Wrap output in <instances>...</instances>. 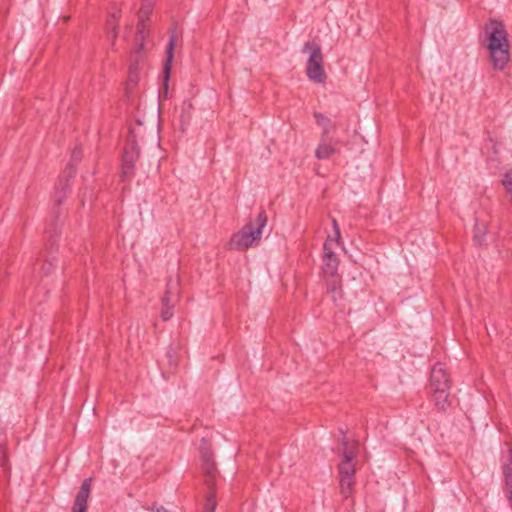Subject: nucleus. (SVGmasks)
Here are the masks:
<instances>
[{
    "label": "nucleus",
    "mask_w": 512,
    "mask_h": 512,
    "mask_svg": "<svg viewBox=\"0 0 512 512\" xmlns=\"http://www.w3.org/2000/svg\"><path fill=\"white\" fill-rule=\"evenodd\" d=\"M486 47L494 69L503 70L510 60V44L505 25L489 20L484 26Z\"/></svg>",
    "instance_id": "1"
},
{
    "label": "nucleus",
    "mask_w": 512,
    "mask_h": 512,
    "mask_svg": "<svg viewBox=\"0 0 512 512\" xmlns=\"http://www.w3.org/2000/svg\"><path fill=\"white\" fill-rule=\"evenodd\" d=\"M267 220L265 211H261L255 219V225L247 223L240 231L232 235L228 243V249L244 251L251 247L253 243L260 241Z\"/></svg>",
    "instance_id": "2"
},
{
    "label": "nucleus",
    "mask_w": 512,
    "mask_h": 512,
    "mask_svg": "<svg viewBox=\"0 0 512 512\" xmlns=\"http://www.w3.org/2000/svg\"><path fill=\"white\" fill-rule=\"evenodd\" d=\"M332 239L326 240L323 245V275L327 291L332 300L336 302L342 298L341 277L338 274L339 260L331 248Z\"/></svg>",
    "instance_id": "3"
},
{
    "label": "nucleus",
    "mask_w": 512,
    "mask_h": 512,
    "mask_svg": "<svg viewBox=\"0 0 512 512\" xmlns=\"http://www.w3.org/2000/svg\"><path fill=\"white\" fill-rule=\"evenodd\" d=\"M302 53L308 54L306 75L315 83H324L327 75L324 69V56L321 47L315 41H307L302 47Z\"/></svg>",
    "instance_id": "4"
},
{
    "label": "nucleus",
    "mask_w": 512,
    "mask_h": 512,
    "mask_svg": "<svg viewBox=\"0 0 512 512\" xmlns=\"http://www.w3.org/2000/svg\"><path fill=\"white\" fill-rule=\"evenodd\" d=\"M180 298V283L178 277L169 278L166 285V291L162 297L161 318L168 321L173 316V308Z\"/></svg>",
    "instance_id": "5"
},
{
    "label": "nucleus",
    "mask_w": 512,
    "mask_h": 512,
    "mask_svg": "<svg viewBox=\"0 0 512 512\" xmlns=\"http://www.w3.org/2000/svg\"><path fill=\"white\" fill-rule=\"evenodd\" d=\"M129 142V145L124 149L122 158L121 178L123 181H127L132 177L135 163L139 157V150L134 139H130Z\"/></svg>",
    "instance_id": "6"
},
{
    "label": "nucleus",
    "mask_w": 512,
    "mask_h": 512,
    "mask_svg": "<svg viewBox=\"0 0 512 512\" xmlns=\"http://www.w3.org/2000/svg\"><path fill=\"white\" fill-rule=\"evenodd\" d=\"M430 388L431 390L450 389V378L444 364L438 362L432 367Z\"/></svg>",
    "instance_id": "7"
},
{
    "label": "nucleus",
    "mask_w": 512,
    "mask_h": 512,
    "mask_svg": "<svg viewBox=\"0 0 512 512\" xmlns=\"http://www.w3.org/2000/svg\"><path fill=\"white\" fill-rule=\"evenodd\" d=\"M68 170L69 171L67 172L68 174L66 176L59 178V181L55 188L53 199L57 205H60L62 203L70 189V179L73 178L75 173L72 163L68 164Z\"/></svg>",
    "instance_id": "8"
},
{
    "label": "nucleus",
    "mask_w": 512,
    "mask_h": 512,
    "mask_svg": "<svg viewBox=\"0 0 512 512\" xmlns=\"http://www.w3.org/2000/svg\"><path fill=\"white\" fill-rule=\"evenodd\" d=\"M91 483L92 478H87L82 482L80 489L75 497L72 510H76L78 512H87V501L91 492Z\"/></svg>",
    "instance_id": "9"
},
{
    "label": "nucleus",
    "mask_w": 512,
    "mask_h": 512,
    "mask_svg": "<svg viewBox=\"0 0 512 512\" xmlns=\"http://www.w3.org/2000/svg\"><path fill=\"white\" fill-rule=\"evenodd\" d=\"M345 449L343 451V460L339 464V476L340 477H354L355 476V466L353 464V459L355 457V453L353 450L347 448V442H343Z\"/></svg>",
    "instance_id": "10"
},
{
    "label": "nucleus",
    "mask_w": 512,
    "mask_h": 512,
    "mask_svg": "<svg viewBox=\"0 0 512 512\" xmlns=\"http://www.w3.org/2000/svg\"><path fill=\"white\" fill-rule=\"evenodd\" d=\"M337 149L330 143L329 137H320V143L315 151V157L324 160L334 155Z\"/></svg>",
    "instance_id": "11"
},
{
    "label": "nucleus",
    "mask_w": 512,
    "mask_h": 512,
    "mask_svg": "<svg viewBox=\"0 0 512 512\" xmlns=\"http://www.w3.org/2000/svg\"><path fill=\"white\" fill-rule=\"evenodd\" d=\"M435 406L445 412L450 406L449 389L431 390Z\"/></svg>",
    "instance_id": "12"
},
{
    "label": "nucleus",
    "mask_w": 512,
    "mask_h": 512,
    "mask_svg": "<svg viewBox=\"0 0 512 512\" xmlns=\"http://www.w3.org/2000/svg\"><path fill=\"white\" fill-rule=\"evenodd\" d=\"M174 48H175V36L171 35L169 38V42L166 47V60L163 67V73H164V80L165 82L168 81L170 72H171V65L174 58Z\"/></svg>",
    "instance_id": "13"
},
{
    "label": "nucleus",
    "mask_w": 512,
    "mask_h": 512,
    "mask_svg": "<svg viewBox=\"0 0 512 512\" xmlns=\"http://www.w3.org/2000/svg\"><path fill=\"white\" fill-rule=\"evenodd\" d=\"M153 8V0H143L139 9V22L137 28L142 35L143 29H146L145 20L149 18Z\"/></svg>",
    "instance_id": "14"
},
{
    "label": "nucleus",
    "mask_w": 512,
    "mask_h": 512,
    "mask_svg": "<svg viewBox=\"0 0 512 512\" xmlns=\"http://www.w3.org/2000/svg\"><path fill=\"white\" fill-rule=\"evenodd\" d=\"M118 15L116 12L111 13L107 20V30L108 36L111 39V48L115 50V41L118 35V25H117Z\"/></svg>",
    "instance_id": "15"
},
{
    "label": "nucleus",
    "mask_w": 512,
    "mask_h": 512,
    "mask_svg": "<svg viewBox=\"0 0 512 512\" xmlns=\"http://www.w3.org/2000/svg\"><path fill=\"white\" fill-rule=\"evenodd\" d=\"M204 471V482L209 492H215L214 486L216 482L217 470L215 464H208L207 467L203 468Z\"/></svg>",
    "instance_id": "16"
},
{
    "label": "nucleus",
    "mask_w": 512,
    "mask_h": 512,
    "mask_svg": "<svg viewBox=\"0 0 512 512\" xmlns=\"http://www.w3.org/2000/svg\"><path fill=\"white\" fill-rule=\"evenodd\" d=\"M314 118L316 120V123L323 127V133L321 137H328V134L330 133L332 128L330 119L319 112H314Z\"/></svg>",
    "instance_id": "17"
},
{
    "label": "nucleus",
    "mask_w": 512,
    "mask_h": 512,
    "mask_svg": "<svg viewBox=\"0 0 512 512\" xmlns=\"http://www.w3.org/2000/svg\"><path fill=\"white\" fill-rule=\"evenodd\" d=\"M339 483H340V490H341L342 495L345 498H348L352 493V489H353V486L355 483V478L354 477H340Z\"/></svg>",
    "instance_id": "18"
},
{
    "label": "nucleus",
    "mask_w": 512,
    "mask_h": 512,
    "mask_svg": "<svg viewBox=\"0 0 512 512\" xmlns=\"http://www.w3.org/2000/svg\"><path fill=\"white\" fill-rule=\"evenodd\" d=\"M487 234V227L484 223H480L476 220L474 225V242L478 245L483 244L485 236Z\"/></svg>",
    "instance_id": "19"
},
{
    "label": "nucleus",
    "mask_w": 512,
    "mask_h": 512,
    "mask_svg": "<svg viewBox=\"0 0 512 512\" xmlns=\"http://www.w3.org/2000/svg\"><path fill=\"white\" fill-rule=\"evenodd\" d=\"M148 36V32L146 29H143L142 35L139 33V30L137 29V35L135 38V54L139 55L144 52V46H145V38Z\"/></svg>",
    "instance_id": "20"
},
{
    "label": "nucleus",
    "mask_w": 512,
    "mask_h": 512,
    "mask_svg": "<svg viewBox=\"0 0 512 512\" xmlns=\"http://www.w3.org/2000/svg\"><path fill=\"white\" fill-rule=\"evenodd\" d=\"M200 454L203 462V468L207 467L208 464H215L213 461V454L209 447L202 445L200 447Z\"/></svg>",
    "instance_id": "21"
},
{
    "label": "nucleus",
    "mask_w": 512,
    "mask_h": 512,
    "mask_svg": "<svg viewBox=\"0 0 512 512\" xmlns=\"http://www.w3.org/2000/svg\"><path fill=\"white\" fill-rule=\"evenodd\" d=\"M216 509V499L215 492H208L206 502L204 504L205 512H215Z\"/></svg>",
    "instance_id": "22"
},
{
    "label": "nucleus",
    "mask_w": 512,
    "mask_h": 512,
    "mask_svg": "<svg viewBox=\"0 0 512 512\" xmlns=\"http://www.w3.org/2000/svg\"><path fill=\"white\" fill-rule=\"evenodd\" d=\"M503 186L505 187L506 191L511 194V201H512V173H506L502 180Z\"/></svg>",
    "instance_id": "23"
},
{
    "label": "nucleus",
    "mask_w": 512,
    "mask_h": 512,
    "mask_svg": "<svg viewBox=\"0 0 512 512\" xmlns=\"http://www.w3.org/2000/svg\"><path fill=\"white\" fill-rule=\"evenodd\" d=\"M137 71H138V64H137V61L135 63H132L130 66H129V82H136V78H137Z\"/></svg>",
    "instance_id": "24"
},
{
    "label": "nucleus",
    "mask_w": 512,
    "mask_h": 512,
    "mask_svg": "<svg viewBox=\"0 0 512 512\" xmlns=\"http://www.w3.org/2000/svg\"><path fill=\"white\" fill-rule=\"evenodd\" d=\"M7 464V455L5 448L0 444V465L5 467Z\"/></svg>",
    "instance_id": "25"
},
{
    "label": "nucleus",
    "mask_w": 512,
    "mask_h": 512,
    "mask_svg": "<svg viewBox=\"0 0 512 512\" xmlns=\"http://www.w3.org/2000/svg\"><path fill=\"white\" fill-rule=\"evenodd\" d=\"M332 225L335 233V241L338 242L340 239V228L335 218L332 219Z\"/></svg>",
    "instance_id": "26"
},
{
    "label": "nucleus",
    "mask_w": 512,
    "mask_h": 512,
    "mask_svg": "<svg viewBox=\"0 0 512 512\" xmlns=\"http://www.w3.org/2000/svg\"><path fill=\"white\" fill-rule=\"evenodd\" d=\"M46 234H49L51 238H53L54 236L58 235L60 233V229L58 228L57 225H54V227L52 229H47L45 231Z\"/></svg>",
    "instance_id": "27"
},
{
    "label": "nucleus",
    "mask_w": 512,
    "mask_h": 512,
    "mask_svg": "<svg viewBox=\"0 0 512 512\" xmlns=\"http://www.w3.org/2000/svg\"><path fill=\"white\" fill-rule=\"evenodd\" d=\"M51 267H52V262H51L50 259L47 258L45 260V263L42 266V270L44 271L45 274H49L50 270H51Z\"/></svg>",
    "instance_id": "28"
},
{
    "label": "nucleus",
    "mask_w": 512,
    "mask_h": 512,
    "mask_svg": "<svg viewBox=\"0 0 512 512\" xmlns=\"http://www.w3.org/2000/svg\"><path fill=\"white\" fill-rule=\"evenodd\" d=\"M80 157H81V149H75L72 152V161L77 162L80 160Z\"/></svg>",
    "instance_id": "29"
},
{
    "label": "nucleus",
    "mask_w": 512,
    "mask_h": 512,
    "mask_svg": "<svg viewBox=\"0 0 512 512\" xmlns=\"http://www.w3.org/2000/svg\"><path fill=\"white\" fill-rule=\"evenodd\" d=\"M151 510H152L153 512H170V511H168L167 509H165L164 507H159V508H155V509H154V508H151Z\"/></svg>",
    "instance_id": "30"
}]
</instances>
